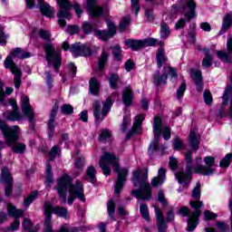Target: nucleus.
Listing matches in <instances>:
<instances>
[{
    "label": "nucleus",
    "mask_w": 232,
    "mask_h": 232,
    "mask_svg": "<svg viewBox=\"0 0 232 232\" xmlns=\"http://www.w3.org/2000/svg\"><path fill=\"white\" fill-rule=\"evenodd\" d=\"M69 188V197L67 198V203L69 206H72L75 201V198H79L82 202L86 200L84 198V188L82 183L79 180H76L73 185H72V178L67 174L63 175L58 179V186L56 191L61 199V204H66L67 189Z\"/></svg>",
    "instance_id": "f257e3e1"
},
{
    "label": "nucleus",
    "mask_w": 232,
    "mask_h": 232,
    "mask_svg": "<svg viewBox=\"0 0 232 232\" xmlns=\"http://www.w3.org/2000/svg\"><path fill=\"white\" fill-rule=\"evenodd\" d=\"M99 164L100 168L103 171V175L106 177H110V175H111V168L110 166H112L113 171L118 173L114 193L119 195V193L122 191V188H124L126 177H128V169H119V158H117V156L111 152H104L101 157Z\"/></svg>",
    "instance_id": "f03ea898"
},
{
    "label": "nucleus",
    "mask_w": 232,
    "mask_h": 232,
    "mask_svg": "<svg viewBox=\"0 0 232 232\" xmlns=\"http://www.w3.org/2000/svg\"><path fill=\"white\" fill-rule=\"evenodd\" d=\"M0 130L5 137L7 146L12 148L14 153L23 154L26 151L24 143L17 142L19 135H21V128L17 125L8 127L6 122L0 120Z\"/></svg>",
    "instance_id": "7ed1b4c3"
},
{
    "label": "nucleus",
    "mask_w": 232,
    "mask_h": 232,
    "mask_svg": "<svg viewBox=\"0 0 232 232\" xmlns=\"http://www.w3.org/2000/svg\"><path fill=\"white\" fill-rule=\"evenodd\" d=\"M200 182H198L191 192L192 200H190L189 206L192 209H195V211L188 217L187 231H195L197 226H198V218H200V215H202L200 208L204 206V201L200 200Z\"/></svg>",
    "instance_id": "20e7f679"
},
{
    "label": "nucleus",
    "mask_w": 232,
    "mask_h": 232,
    "mask_svg": "<svg viewBox=\"0 0 232 232\" xmlns=\"http://www.w3.org/2000/svg\"><path fill=\"white\" fill-rule=\"evenodd\" d=\"M45 52V59L47 61V65L49 68L53 67L54 72H58L63 64V60L61 59V50L53 47L52 44H45L44 45Z\"/></svg>",
    "instance_id": "39448f33"
},
{
    "label": "nucleus",
    "mask_w": 232,
    "mask_h": 232,
    "mask_svg": "<svg viewBox=\"0 0 232 232\" xmlns=\"http://www.w3.org/2000/svg\"><path fill=\"white\" fill-rule=\"evenodd\" d=\"M185 160L187 162L186 172H177L176 179L184 188H188L189 182H191V173H195V169H193V166L191 165V162H193V153H191V150H188L185 153Z\"/></svg>",
    "instance_id": "423d86ee"
},
{
    "label": "nucleus",
    "mask_w": 232,
    "mask_h": 232,
    "mask_svg": "<svg viewBox=\"0 0 232 232\" xmlns=\"http://www.w3.org/2000/svg\"><path fill=\"white\" fill-rule=\"evenodd\" d=\"M112 104L113 102H111V97L106 99V101L103 102L102 109V103H101V102L95 101L92 103L93 116L98 124H101V122L106 119V115L110 113V110H111Z\"/></svg>",
    "instance_id": "0eeeda50"
},
{
    "label": "nucleus",
    "mask_w": 232,
    "mask_h": 232,
    "mask_svg": "<svg viewBox=\"0 0 232 232\" xmlns=\"http://www.w3.org/2000/svg\"><path fill=\"white\" fill-rule=\"evenodd\" d=\"M139 190H131V196L141 200H150L151 198V185L148 182V172H145L138 181Z\"/></svg>",
    "instance_id": "6e6552de"
},
{
    "label": "nucleus",
    "mask_w": 232,
    "mask_h": 232,
    "mask_svg": "<svg viewBox=\"0 0 232 232\" xmlns=\"http://www.w3.org/2000/svg\"><path fill=\"white\" fill-rule=\"evenodd\" d=\"M56 3L60 8L59 12L57 13L58 19V24L64 28L66 26V20L64 19H72V8L73 5H72V3H70L69 0H56ZM63 17L64 19H63Z\"/></svg>",
    "instance_id": "1a4fd4ad"
},
{
    "label": "nucleus",
    "mask_w": 232,
    "mask_h": 232,
    "mask_svg": "<svg viewBox=\"0 0 232 232\" xmlns=\"http://www.w3.org/2000/svg\"><path fill=\"white\" fill-rule=\"evenodd\" d=\"M153 133L154 139L149 146V155H153V153L159 150V140L162 135V119L159 116L154 118Z\"/></svg>",
    "instance_id": "9d476101"
},
{
    "label": "nucleus",
    "mask_w": 232,
    "mask_h": 232,
    "mask_svg": "<svg viewBox=\"0 0 232 232\" xmlns=\"http://www.w3.org/2000/svg\"><path fill=\"white\" fill-rule=\"evenodd\" d=\"M4 66L6 69H11V73L14 75V87L16 90H19V88H21V77H23V72H21V70L19 67H17V64L14 63V58L10 55L7 56L4 61Z\"/></svg>",
    "instance_id": "9b49d317"
},
{
    "label": "nucleus",
    "mask_w": 232,
    "mask_h": 232,
    "mask_svg": "<svg viewBox=\"0 0 232 232\" xmlns=\"http://www.w3.org/2000/svg\"><path fill=\"white\" fill-rule=\"evenodd\" d=\"M204 162L207 167L203 165H198L194 167V173H199V175H204L206 177L213 175V173H215V169H213L215 166V157L207 156L204 158Z\"/></svg>",
    "instance_id": "f8f14e48"
},
{
    "label": "nucleus",
    "mask_w": 232,
    "mask_h": 232,
    "mask_svg": "<svg viewBox=\"0 0 232 232\" xmlns=\"http://www.w3.org/2000/svg\"><path fill=\"white\" fill-rule=\"evenodd\" d=\"M0 182L5 184V193L7 197H12V191L14 189V178L10 173V169L7 167L2 168Z\"/></svg>",
    "instance_id": "ddd939ff"
},
{
    "label": "nucleus",
    "mask_w": 232,
    "mask_h": 232,
    "mask_svg": "<svg viewBox=\"0 0 232 232\" xmlns=\"http://www.w3.org/2000/svg\"><path fill=\"white\" fill-rule=\"evenodd\" d=\"M182 13L187 21H191L197 17V3L194 0H187L186 4L181 6Z\"/></svg>",
    "instance_id": "4468645a"
},
{
    "label": "nucleus",
    "mask_w": 232,
    "mask_h": 232,
    "mask_svg": "<svg viewBox=\"0 0 232 232\" xmlns=\"http://www.w3.org/2000/svg\"><path fill=\"white\" fill-rule=\"evenodd\" d=\"M168 73L170 77L177 78V71L171 67H164L163 74L160 76L159 72L154 75V84L159 86L160 84H166V81H168Z\"/></svg>",
    "instance_id": "2eb2a0df"
},
{
    "label": "nucleus",
    "mask_w": 232,
    "mask_h": 232,
    "mask_svg": "<svg viewBox=\"0 0 232 232\" xmlns=\"http://www.w3.org/2000/svg\"><path fill=\"white\" fill-rule=\"evenodd\" d=\"M71 53L73 57H90L92 55V49L84 44H74L71 46Z\"/></svg>",
    "instance_id": "dca6fc26"
},
{
    "label": "nucleus",
    "mask_w": 232,
    "mask_h": 232,
    "mask_svg": "<svg viewBox=\"0 0 232 232\" xmlns=\"http://www.w3.org/2000/svg\"><path fill=\"white\" fill-rule=\"evenodd\" d=\"M10 104L11 106H13V111L4 112V117L6 119V121H9L11 122H17L21 121V119H23V115H21V111H19L17 103L15 102V101L11 100Z\"/></svg>",
    "instance_id": "f3484780"
},
{
    "label": "nucleus",
    "mask_w": 232,
    "mask_h": 232,
    "mask_svg": "<svg viewBox=\"0 0 232 232\" xmlns=\"http://www.w3.org/2000/svg\"><path fill=\"white\" fill-rule=\"evenodd\" d=\"M22 112L23 114L27 117L29 122H34V111L32 108V105H30V99L28 96H22Z\"/></svg>",
    "instance_id": "a211bd4d"
},
{
    "label": "nucleus",
    "mask_w": 232,
    "mask_h": 232,
    "mask_svg": "<svg viewBox=\"0 0 232 232\" xmlns=\"http://www.w3.org/2000/svg\"><path fill=\"white\" fill-rule=\"evenodd\" d=\"M87 11L90 17L92 18L101 17L104 14V8L97 5L95 0H87Z\"/></svg>",
    "instance_id": "6ab92c4d"
},
{
    "label": "nucleus",
    "mask_w": 232,
    "mask_h": 232,
    "mask_svg": "<svg viewBox=\"0 0 232 232\" xmlns=\"http://www.w3.org/2000/svg\"><path fill=\"white\" fill-rule=\"evenodd\" d=\"M227 50L228 53L224 51H217L218 59L227 63V64L232 63V37H228L227 41Z\"/></svg>",
    "instance_id": "aec40b11"
},
{
    "label": "nucleus",
    "mask_w": 232,
    "mask_h": 232,
    "mask_svg": "<svg viewBox=\"0 0 232 232\" xmlns=\"http://www.w3.org/2000/svg\"><path fill=\"white\" fill-rule=\"evenodd\" d=\"M57 111H59V105L54 104V106L52 109L50 119L47 121V130H48V135L49 137H53V131L55 130V126H57V123L55 122V117H57Z\"/></svg>",
    "instance_id": "412c9836"
},
{
    "label": "nucleus",
    "mask_w": 232,
    "mask_h": 232,
    "mask_svg": "<svg viewBox=\"0 0 232 232\" xmlns=\"http://www.w3.org/2000/svg\"><path fill=\"white\" fill-rule=\"evenodd\" d=\"M144 114L135 116L132 130L127 133V138L130 139L133 133H140L142 130V122L144 121Z\"/></svg>",
    "instance_id": "4be33fe9"
},
{
    "label": "nucleus",
    "mask_w": 232,
    "mask_h": 232,
    "mask_svg": "<svg viewBox=\"0 0 232 232\" xmlns=\"http://www.w3.org/2000/svg\"><path fill=\"white\" fill-rule=\"evenodd\" d=\"M155 215L158 220V232H166L168 225H166V218L164 214L158 207L155 208Z\"/></svg>",
    "instance_id": "5701e85b"
},
{
    "label": "nucleus",
    "mask_w": 232,
    "mask_h": 232,
    "mask_svg": "<svg viewBox=\"0 0 232 232\" xmlns=\"http://www.w3.org/2000/svg\"><path fill=\"white\" fill-rule=\"evenodd\" d=\"M38 5L40 8V12L45 17H53V10L54 8L50 5V4L46 3L44 0H37Z\"/></svg>",
    "instance_id": "b1692460"
},
{
    "label": "nucleus",
    "mask_w": 232,
    "mask_h": 232,
    "mask_svg": "<svg viewBox=\"0 0 232 232\" xmlns=\"http://www.w3.org/2000/svg\"><path fill=\"white\" fill-rule=\"evenodd\" d=\"M166 180V169L160 168L158 171V176L151 179L152 188H159Z\"/></svg>",
    "instance_id": "393cba45"
},
{
    "label": "nucleus",
    "mask_w": 232,
    "mask_h": 232,
    "mask_svg": "<svg viewBox=\"0 0 232 232\" xmlns=\"http://www.w3.org/2000/svg\"><path fill=\"white\" fill-rule=\"evenodd\" d=\"M167 62L168 57H166V51H164V48L160 47L156 53V63L158 68H162V66H164V64H166Z\"/></svg>",
    "instance_id": "a878e982"
},
{
    "label": "nucleus",
    "mask_w": 232,
    "mask_h": 232,
    "mask_svg": "<svg viewBox=\"0 0 232 232\" xmlns=\"http://www.w3.org/2000/svg\"><path fill=\"white\" fill-rule=\"evenodd\" d=\"M124 44L130 48L133 52H139V50H142L143 44L142 40H131V39H127L124 41Z\"/></svg>",
    "instance_id": "bb28decb"
},
{
    "label": "nucleus",
    "mask_w": 232,
    "mask_h": 232,
    "mask_svg": "<svg viewBox=\"0 0 232 232\" xmlns=\"http://www.w3.org/2000/svg\"><path fill=\"white\" fill-rule=\"evenodd\" d=\"M7 213L9 217H13V218H21L24 215V210L17 209L15 206L8 203L7 204Z\"/></svg>",
    "instance_id": "cd10ccee"
},
{
    "label": "nucleus",
    "mask_w": 232,
    "mask_h": 232,
    "mask_svg": "<svg viewBox=\"0 0 232 232\" xmlns=\"http://www.w3.org/2000/svg\"><path fill=\"white\" fill-rule=\"evenodd\" d=\"M122 99L125 106H131V102L133 101V89H131V86L125 88L122 94Z\"/></svg>",
    "instance_id": "c85d7f7f"
},
{
    "label": "nucleus",
    "mask_w": 232,
    "mask_h": 232,
    "mask_svg": "<svg viewBox=\"0 0 232 232\" xmlns=\"http://www.w3.org/2000/svg\"><path fill=\"white\" fill-rule=\"evenodd\" d=\"M89 90L92 95H99L101 92V83L97 78L92 77L89 81Z\"/></svg>",
    "instance_id": "c756f323"
},
{
    "label": "nucleus",
    "mask_w": 232,
    "mask_h": 232,
    "mask_svg": "<svg viewBox=\"0 0 232 232\" xmlns=\"http://www.w3.org/2000/svg\"><path fill=\"white\" fill-rule=\"evenodd\" d=\"M95 175H97L95 167H93V165L89 166L86 169L85 180L92 182V184H95V182H97V177Z\"/></svg>",
    "instance_id": "7c9ffc66"
},
{
    "label": "nucleus",
    "mask_w": 232,
    "mask_h": 232,
    "mask_svg": "<svg viewBox=\"0 0 232 232\" xmlns=\"http://www.w3.org/2000/svg\"><path fill=\"white\" fill-rule=\"evenodd\" d=\"M232 24V13L227 14L223 17V24H222V28L220 30V34H226L229 28H231Z\"/></svg>",
    "instance_id": "2f4dec72"
},
{
    "label": "nucleus",
    "mask_w": 232,
    "mask_h": 232,
    "mask_svg": "<svg viewBox=\"0 0 232 232\" xmlns=\"http://www.w3.org/2000/svg\"><path fill=\"white\" fill-rule=\"evenodd\" d=\"M191 77L196 82L198 92H202V72L193 71Z\"/></svg>",
    "instance_id": "473e14b6"
},
{
    "label": "nucleus",
    "mask_w": 232,
    "mask_h": 232,
    "mask_svg": "<svg viewBox=\"0 0 232 232\" xmlns=\"http://www.w3.org/2000/svg\"><path fill=\"white\" fill-rule=\"evenodd\" d=\"M171 34V31L169 30V25L166 24V22H162L160 24V38L166 41L167 38Z\"/></svg>",
    "instance_id": "72a5a7b5"
},
{
    "label": "nucleus",
    "mask_w": 232,
    "mask_h": 232,
    "mask_svg": "<svg viewBox=\"0 0 232 232\" xmlns=\"http://www.w3.org/2000/svg\"><path fill=\"white\" fill-rule=\"evenodd\" d=\"M189 144L195 151H198V146L200 144V141L198 140V138H197V135L193 130L189 133Z\"/></svg>",
    "instance_id": "f704fd0d"
},
{
    "label": "nucleus",
    "mask_w": 232,
    "mask_h": 232,
    "mask_svg": "<svg viewBox=\"0 0 232 232\" xmlns=\"http://www.w3.org/2000/svg\"><path fill=\"white\" fill-rule=\"evenodd\" d=\"M46 179H45V184L49 187L52 188V183L53 182V172L52 171V165L49 163L46 164Z\"/></svg>",
    "instance_id": "c9c22d12"
},
{
    "label": "nucleus",
    "mask_w": 232,
    "mask_h": 232,
    "mask_svg": "<svg viewBox=\"0 0 232 232\" xmlns=\"http://www.w3.org/2000/svg\"><path fill=\"white\" fill-rule=\"evenodd\" d=\"M82 30L85 35H90L92 32H97V30L93 28V24L88 21L82 22Z\"/></svg>",
    "instance_id": "e433bc0d"
},
{
    "label": "nucleus",
    "mask_w": 232,
    "mask_h": 232,
    "mask_svg": "<svg viewBox=\"0 0 232 232\" xmlns=\"http://www.w3.org/2000/svg\"><path fill=\"white\" fill-rule=\"evenodd\" d=\"M213 64V56H211V53H209V49L206 50L205 57L202 61V66L205 68H209Z\"/></svg>",
    "instance_id": "4c0bfd02"
},
{
    "label": "nucleus",
    "mask_w": 232,
    "mask_h": 232,
    "mask_svg": "<svg viewBox=\"0 0 232 232\" xmlns=\"http://www.w3.org/2000/svg\"><path fill=\"white\" fill-rule=\"evenodd\" d=\"M131 22V18L130 16H125L121 19L119 25L120 32H126L128 28H130V23Z\"/></svg>",
    "instance_id": "58836bf2"
},
{
    "label": "nucleus",
    "mask_w": 232,
    "mask_h": 232,
    "mask_svg": "<svg viewBox=\"0 0 232 232\" xmlns=\"http://www.w3.org/2000/svg\"><path fill=\"white\" fill-rule=\"evenodd\" d=\"M140 211L142 218H144V220H146L147 222H150V210L148 209V205L141 204L140 207Z\"/></svg>",
    "instance_id": "ea45409f"
},
{
    "label": "nucleus",
    "mask_w": 232,
    "mask_h": 232,
    "mask_svg": "<svg viewBox=\"0 0 232 232\" xmlns=\"http://www.w3.org/2000/svg\"><path fill=\"white\" fill-rule=\"evenodd\" d=\"M112 55L115 59V61H122V49H121V46L114 45L112 48Z\"/></svg>",
    "instance_id": "a19ab883"
},
{
    "label": "nucleus",
    "mask_w": 232,
    "mask_h": 232,
    "mask_svg": "<svg viewBox=\"0 0 232 232\" xmlns=\"http://www.w3.org/2000/svg\"><path fill=\"white\" fill-rule=\"evenodd\" d=\"M108 53H106V51H103L102 53V55L99 59V63H98V67L100 68L101 71L104 70V66H106V63H108Z\"/></svg>",
    "instance_id": "79ce46f5"
},
{
    "label": "nucleus",
    "mask_w": 232,
    "mask_h": 232,
    "mask_svg": "<svg viewBox=\"0 0 232 232\" xmlns=\"http://www.w3.org/2000/svg\"><path fill=\"white\" fill-rule=\"evenodd\" d=\"M119 74L111 73L109 78L110 86L112 90H117V85L119 84Z\"/></svg>",
    "instance_id": "37998d69"
},
{
    "label": "nucleus",
    "mask_w": 232,
    "mask_h": 232,
    "mask_svg": "<svg viewBox=\"0 0 232 232\" xmlns=\"http://www.w3.org/2000/svg\"><path fill=\"white\" fill-rule=\"evenodd\" d=\"M232 160V152L227 153L219 162L220 168H229Z\"/></svg>",
    "instance_id": "c03bdc74"
},
{
    "label": "nucleus",
    "mask_w": 232,
    "mask_h": 232,
    "mask_svg": "<svg viewBox=\"0 0 232 232\" xmlns=\"http://www.w3.org/2000/svg\"><path fill=\"white\" fill-rule=\"evenodd\" d=\"M196 28H197V26L195 25V24H193L189 26L190 31L188 34V38L191 44H194V43L196 41V37H197V33H195Z\"/></svg>",
    "instance_id": "a18cd8bd"
},
{
    "label": "nucleus",
    "mask_w": 232,
    "mask_h": 232,
    "mask_svg": "<svg viewBox=\"0 0 232 232\" xmlns=\"http://www.w3.org/2000/svg\"><path fill=\"white\" fill-rule=\"evenodd\" d=\"M107 210H108V215L109 217L112 219L115 220V202L113 199H111L107 205Z\"/></svg>",
    "instance_id": "49530a36"
},
{
    "label": "nucleus",
    "mask_w": 232,
    "mask_h": 232,
    "mask_svg": "<svg viewBox=\"0 0 232 232\" xmlns=\"http://www.w3.org/2000/svg\"><path fill=\"white\" fill-rule=\"evenodd\" d=\"M94 35L100 38L102 41H108V39H111V37L109 34L108 31H101V30L94 31Z\"/></svg>",
    "instance_id": "de8ad7c7"
},
{
    "label": "nucleus",
    "mask_w": 232,
    "mask_h": 232,
    "mask_svg": "<svg viewBox=\"0 0 232 232\" xmlns=\"http://www.w3.org/2000/svg\"><path fill=\"white\" fill-rule=\"evenodd\" d=\"M35 198H37V192H32L30 195L24 198V206L26 208L30 207Z\"/></svg>",
    "instance_id": "09e8293b"
},
{
    "label": "nucleus",
    "mask_w": 232,
    "mask_h": 232,
    "mask_svg": "<svg viewBox=\"0 0 232 232\" xmlns=\"http://www.w3.org/2000/svg\"><path fill=\"white\" fill-rule=\"evenodd\" d=\"M59 151H61V149L57 145L51 149L49 152V162H53V160H55V157H57V153H59Z\"/></svg>",
    "instance_id": "8fccbe9b"
},
{
    "label": "nucleus",
    "mask_w": 232,
    "mask_h": 232,
    "mask_svg": "<svg viewBox=\"0 0 232 232\" xmlns=\"http://www.w3.org/2000/svg\"><path fill=\"white\" fill-rule=\"evenodd\" d=\"M172 146L174 150H176L177 151H180V150L184 149V142H182V140H180V138L176 137L172 142Z\"/></svg>",
    "instance_id": "3c124183"
},
{
    "label": "nucleus",
    "mask_w": 232,
    "mask_h": 232,
    "mask_svg": "<svg viewBox=\"0 0 232 232\" xmlns=\"http://www.w3.org/2000/svg\"><path fill=\"white\" fill-rule=\"evenodd\" d=\"M107 26H108V34H110L111 37H113L115 34H117V27L115 26V24L113 22L107 20Z\"/></svg>",
    "instance_id": "603ef678"
},
{
    "label": "nucleus",
    "mask_w": 232,
    "mask_h": 232,
    "mask_svg": "<svg viewBox=\"0 0 232 232\" xmlns=\"http://www.w3.org/2000/svg\"><path fill=\"white\" fill-rule=\"evenodd\" d=\"M61 111L63 115H72V113H73V106L70 104H63L61 107Z\"/></svg>",
    "instance_id": "864d4df0"
},
{
    "label": "nucleus",
    "mask_w": 232,
    "mask_h": 232,
    "mask_svg": "<svg viewBox=\"0 0 232 232\" xmlns=\"http://www.w3.org/2000/svg\"><path fill=\"white\" fill-rule=\"evenodd\" d=\"M111 131L110 130H103L99 136V140L101 141L108 140V139H111Z\"/></svg>",
    "instance_id": "5fc2aeb1"
},
{
    "label": "nucleus",
    "mask_w": 232,
    "mask_h": 232,
    "mask_svg": "<svg viewBox=\"0 0 232 232\" xmlns=\"http://www.w3.org/2000/svg\"><path fill=\"white\" fill-rule=\"evenodd\" d=\"M131 122V119L130 116H124L123 117V121L121 126V131L125 133L126 130H128V125Z\"/></svg>",
    "instance_id": "6e6d98bb"
},
{
    "label": "nucleus",
    "mask_w": 232,
    "mask_h": 232,
    "mask_svg": "<svg viewBox=\"0 0 232 232\" xmlns=\"http://www.w3.org/2000/svg\"><path fill=\"white\" fill-rule=\"evenodd\" d=\"M143 48H146L148 46H156L157 45V39L155 38H148L145 40H141Z\"/></svg>",
    "instance_id": "4d7b16f0"
},
{
    "label": "nucleus",
    "mask_w": 232,
    "mask_h": 232,
    "mask_svg": "<svg viewBox=\"0 0 232 232\" xmlns=\"http://www.w3.org/2000/svg\"><path fill=\"white\" fill-rule=\"evenodd\" d=\"M186 88H187L186 82H182L181 85L177 90V97H178V99H182V97H184V93L186 92Z\"/></svg>",
    "instance_id": "13d9d810"
},
{
    "label": "nucleus",
    "mask_w": 232,
    "mask_h": 232,
    "mask_svg": "<svg viewBox=\"0 0 232 232\" xmlns=\"http://www.w3.org/2000/svg\"><path fill=\"white\" fill-rule=\"evenodd\" d=\"M38 35H40L41 39H44V41H50L52 34H50L49 31L41 29L38 32Z\"/></svg>",
    "instance_id": "bf43d9fd"
},
{
    "label": "nucleus",
    "mask_w": 232,
    "mask_h": 232,
    "mask_svg": "<svg viewBox=\"0 0 232 232\" xmlns=\"http://www.w3.org/2000/svg\"><path fill=\"white\" fill-rule=\"evenodd\" d=\"M81 32V28L79 25H68L67 26V34L70 35H75V34H79Z\"/></svg>",
    "instance_id": "052dcab7"
},
{
    "label": "nucleus",
    "mask_w": 232,
    "mask_h": 232,
    "mask_svg": "<svg viewBox=\"0 0 232 232\" xmlns=\"http://www.w3.org/2000/svg\"><path fill=\"white\" fill-rule=\"evenodd\" d=\"M33 224H32V220L28 219V218H24V222L22 223V227L24 229V231H32V227H33Z\"/></svg>",
    "instance_id": "680f3d73"
},
{
    "label": "nucleus",
    "mask_w": 232,
    "mask_h": 232,
    "mask_svg": "<svg viewBox=\"0 0 232 232\" xmlns=\"http://www.w3.org/2000/svg\"><path fill=\"white\" fill-rule=\"evenodd\" d=\"M21 226V221L19 219L15 218V220L11 224L10 227H8L6 229L7 231H17Z\"/></svg>",
    "instance_id": "e2e57ef3"
},
{
    "label": "nucleus",
    "mask_w": 232,
    "mask_h": 232,
    "mask_svg": "<svg viewBox=\"0 0 232 232\" xmlns=\"http://www.w3.org/2000/svg\"><path fill=\"white\" fill-rule=\"evenodd\" d=\"M139 3L140 0H131V9L135 12V15H139V12H140V5Z\"/></svg>",
    "instance_id": "0e129e2a"
},
{
    "label": "nucleus",
    "mask_w": 232,
    "mask_h": 232,
    "mask_svg": "<svg viewBox=\"0 0 232 232\" xmlns=\"http://www.w3.org/2000/svg\"><path fill=\"white\" fill-rule=\"evenodd\" d=\"M139 180H140V169H137L133 172L132 184L135 188L139 185Z\"/></svg>",
    "instance_id": "69168bd1"
},
{
    "label": "nucleus",
    "mask_w": 232,
    "mask_h": 232,
    "mask_svg": "<svg viewBox=\"0 0 232 232\" xmlns=\"http://www.w3.org/2000/svg\"><path fill=\"white\" fill-rule=\"evenodd\" d=\"M203 97L206 104H211V102H213V96L211 95V92L206 90L204 92Z\"/></svg>",
    "instance_id": "338daca9"
},
{
    "label": "nucleus",
    "mask_w": 232,
    "mask_h": 232,
    "mask_svg": "<svg viewBox=\"0 0 232 232\" xmlns=\"http://www.w3.org/2000/svg\"><path fill=\"white\" fill-rule=\"evenodd\" d=\"M22 53L23 49H21L20 47H16L10 52V56H12L13 58L17 57V59H21Z\"/></svg>",
    "instance_id": "774afa93"
}]
</instances>
